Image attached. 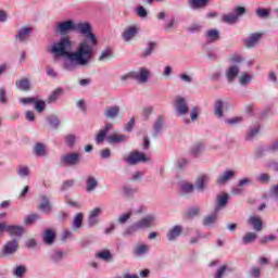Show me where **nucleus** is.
I'll use <instances>...</instances> for the list:
<instances>
[{"instance_id":"37998d69","label":"nucleus","mask_w":278,"mask_h":278,"mask_svg":"<svg viewBox=\"0 0 278 278\" xmlns=\"http://www.w3.org/2000/svg\"><path fill=\"white\" fill-rule=\"evenodd\" d=\"M252 76L243 73L240 77H239V84H241V86H247V84H249V81H251Z\"/></svg>"},{"instance_id":"2eb2a0df","label":"nucleus","mask_w":278,"mask_h":278,"mask_svg":"<svg viewBox=\"0 0 278 278\" xmlns=\"http://www.w3.org/2000/svg\"><path fill=\"white\" fill-rule=\"evenodd\" d=\"M232 177H236V172L228 169L224 174H220L217 178L218 186H223V184H227L229 179H232Z\"/></svg>"},{"instance_id":"39448f33","label":"nucleus","mask_w":278,"mask_h":278,"mask_svg":"<svg viewBox=\"0 0 278 278\" xmlns=\"http://www.w3.org/2000/svg\"><path fill=\"white\" fill-rule=\"evenodd\" d=\"M79 164V153L73 152L61 156V166H77Z\"/></svg>"},{"instance_id":"58836bf2","label":"nucleus","mask_w":278,"mask_h":278,"mask_svg":"<svg viewBox=\"0 0 278 278\" xmlns=\"http://www.w3.org/2000/svg\"><path fill=\"white\" fill-rule=\"evenodd\" d=\"M215 114L218 116V118L223 117V101L217 100L215 102Z\"/></svg>"},{"instance_id":"09e8293b","label":"nucleus","mask_w":278,"mask_h":278,"mask_svg":"<svg viewBox=\"0 0 278 278\" xmlns=\"http://www.w3.org/2000/svg\"><path fill=\"white\" fill-rule=\"evenodd\" d=\"M230 62L232 64H240V62H243L244 59L238 53H233L232 55L229 56Z\"/></svg>"},{"instance_id":"aec40b11","label":"nucleus","mask_w":278,"mask_h":278,"mask_svg":"<svg viewBox=\"0 0 278 278\" xmlns=\"http://www.w3.org/2000/svg\"><path fill=\"white\" fill-rule=\"evenodd\" d=\"M210 0H189V5L192 10H201L207 7Z\"/></svg>"},{"instance_id":"20e7f679","label":"nucleus","mask_w":278,"mask_h":278,"mask_svg":"<svg viewBox=\"0 0 278 278\" xmlns=\"http://www.w3.org/2000/svg\"><path fill=\"white\" fill-rule=\"evenodd\" d=\"M244 14H247V9L244 7H237L235 8L233 13L223 15V23L233 25L239 21L240 16H244Z\"/></svg>"},{"instance_id":"9d476101","label":"nucleus","mask_w":278,"mask_h":278,"mask_svg":"<svg viewBox=\"0 0 278 278\" xmlns=\"http://www.w3.org/2000/svg\"><path fill=\"white\" fill-rule=\"evenodd\" d=\"M132 79H136L139 84H147L149 79V71L142 67L140 72H132Z\"/></svg>"},{"instance_id":"603ef678","label":"nucleus","mask_w":278,"mask_h":278,"mask_svg":"<svg viewBox=\"0 0 278 278\" xmlns=\"http://www.w3.org/2000/svg\"><path fill=\"white\" fill-rule=\"evenodd\" d=\"M17 173H18L20 177H27V175H29V167L20 166Z\"/></svg>"},{"instance_id":"b1692460","label":"nucleus","mask_w":278,"mask_h":278,"mask_svg":"<svg viewBox=\"0 0 278 278\" xmlns=\"http://www.w3.org/2000/svg\"><path fill=\"white\" fill-rule=\"evenodd\" d=\"M34 153L39 157H45V155H47V147L43 143L38 142L34 147Z\"/></svg>"},{"instance_id":"2f4dec72","label":"nucleus","mask_w":278,"mask_h":278,"mask_svg":"<svg viewBox=\"0 0 278 278\" xmlns=\"http://www.w3.org/2000/svg\"><path fill=\"white\" fill-rule=\"evenodd\" d=\"M15 86H16V88H18V90L27 92V90H29V88H30L29 79L23 78L21 80H17L15 83Z\"/></svg>"},{"instance_id":"6ab92c4d","label":"nucleus","mask_w":278,"mask_h":278,"mask_svg":"<svg viewBox=\"0 0 278 278\" xmlns=\"http://www.w3.org/2000/svg\"><path fill=\"white\" fill-rule=\"evenodd\" d=\"M113 125L112 124H106L103 129L99 131V134L96 137V142L97 144H101L103 140H105V136H108V131L112 129Z\"/></svg>"},{"instance_id":"8fccbe9b","label":"nucleus","mask_w":278,"mask_h":278,"mask_svg":"<svg viewBox=\"0 0 278 278\" xmlns=\"http://www.w3.org/2000/svg\"><path fill=\"white\" fill-rule=\"evenodd\" d=\"M137 14H138V16H140V18H147V16H149L147 9H144V7H142V5L137 8Z\"/></svg>"},{"instance_id":"0e129e2a","label":"nucleus","mask_w":278,"mask_h":278,"mask_svg":"<svg viewBox=\"0 0 278 278\" xmlns=\"http://www.w3.org/2000/svg\"><path fill=\"white\" fill-rule=\"evenodd\" d=\"M191 121H197L199 118V108L194 106L191 109Z\"/></svg>"},{"instance_id":"69168bd1","label":"nucleus","mask_w":278,"mask_h":278,"mask_svg":"<svg viewBox=\"0 0 278 278\" xmlns=\"http://www.w3.org/2000/svg\"><path fill=\"white\" fill-rule=\"evenodd\" d=\"M242 192H244V189L242 187H240V185H238L237 187H233L231 189V194H235V195H239Z\"/></svg>"},{"instance_id":"338daca9","label":"nucleus","mask_w":278,"mask_h":278,"mask_svg":"<svg viewBox=\"0 0 278 278\" xmlns=\"http://www.w3.org/2000/svg\"><path fill=\"white\" fill-rule=\"evenodd\" d=\"M188 31H191L194 34L195 31H201V25L200 24H192L188 27Z\"/></svg>"},{"instance_id":"6e6d98bb","label":"nucleus","mask_w":278,"mask_h":278,"mask_svg":"<svg viewBox=\"0 0 278 278\" xmlns=\"http://www.w3.org/2000/svg\"><path fill=\"white\" fill-rule=\"evenodd\" d=\"M73 186H75V181L73 179L72 180H65V181H63L61 190H68L70 188H73Z\"/></svg>"},{"instance_id":"c03bdc74","label":"nucleus","mask_w":278,"mask_h":278,"mask_svg":"<svg viewBox=\"0 0 278 278\" xmlns=\"http://www.w3.org/2000/svg\"><path fill=\"white\" fill-rule=\"evenodd\" d=\"M60 94H62V89H56L54 90L50 96H49V102L53 103L54 101H58L60 99Z\"/></svg>"},{"instance_id":"680f3d73","label":"nucleus","mask_w":278,"mask_h":278,"mask_svg":"<svg viewBox=\"0 0 278 278\" xmlns=\"http://www.w3.org/2000/svg\"><path fill=\"white\" fill-rule=\"evenodd\" d=\"M258 181H261V184H268L270 181V175H268V174H261L258 176Z\"/></svg>"},{"instance_id":"a211bd4d","label":"nucleus","mask_w":278,"mask_h":278,"mask_svg":"<svg viewBox=\"0 0 278 278\" xmlns=\"http://www.w3.org/2000/svg\"><path fill=\"white\" fill-rule=\"evenodd\" d=\"M260 38H262L261 33H254L252 34L247 40H245V47L248 49H252V47L256 46L257 42H260Z\"/></svg>"},{"instance_id":"a878e982","label":"nucleus","mask_w":278,"mask_h":278,"mask_svg":"<svg viewBox=\"0 0 278 278\" xmlns=\"http://www.w3.org/2000/svg\"><path fill=\"white\" fill-rule=\"evenodd\" d=\"M43 242L47 244H53V242H55V231L47 229L43 233Z\"/></svg>"},{"instance_id":"0eeeda50","label":"nucleus","mask_w":278,"mask_h":278,"mask_svg":"<svg viewBox=\"0 0 278 278\" xmlns=\"http://www.w3.org/2000/svg\"><path fill=\"white\" fill-rule=\"evenodd\" d=\"M138 26L132 25V26H128L124 29L122 37L125 40V42H129V40H134V38H136V36H138Z\"/></svg>"},{"instance_id":"6e6552de","label":"nucleus","mask_w":278,"mask_h":278,"mask_svg":"<svg viewBox=\"0 0 278 278\" xmlns=\"http://www.w3.org/2000/svg\"><path fill=\"white\" fill-rule=\"evenodd\" d=\"M176 111L178 112L179 116H184L190 112L188 109V104L186 103V99L179 97L176 100Z\"/></svg>"},{"instance_id":"4be33fe9","label":"nucleus","mask_w":278,"mask_h":278,"mask_svg":"<svg viewBox=\"0 0 278 278\" xmlns=\"http://www.w3.org/2000/svg\"><path fill=\"white\" fill-rule=\"evenodd\" d=\"M207 181H210V177L207 175L198 176L195 180V186L198 190H201V191L205 190V184H207Z\"/></svg>"},{"instance_id":"774afa93","label":"nucleus","mask_w":278,"mask_h":278,"mask_svg":"<svg viewBox=\"0 0 278 278\" xmlns=\"http://www.w3.org/2000/svg\"><path fill=\"white\" fill-rule=\"evenodd\" d=\"M251 277L258 278L261 275V270L257 267H254L250 270Z\"/></svg>"},{"instance_id":"e433bc0d","label":"nucleus","mask_w":278,"mask_h":278,"mask_svg":"<svg viewBox=\"0 0 278 278\" xmlns=\"http://www.w3.org/2000/svg\"><path fill=\"white\" fill-rule=\"evenodd\" d=\"M34 104H35L36 112H39V114L45 112V109L47 108V104L42 100L36 99Z\"/></svg>"},{"instance_id":"423d86ee","label":"nucleus","mask_w":278,"mask_h":278,"mask_svg":"<svg viewBox=\"0 0 278 278\" xmlns=\"http://www.w3.org/2000/svg\"><path fill=\"white\" fill-rule=\"evenodd\" d=\"M127 164H130V166H134L136 164H139V162H147V155L142 152L134 151L130 152L129 155L124 159Z\"/></svg>"},{"instance_id":"3c124183","label":"nucleus","mask_w":278,"mask_h":278,"mask_svg":"<svg viewBox=\"0 0 278 278\" xmlns=\"http://www.w3.org/2000/svg\"><path fill=\"white\" fill-rule=\"evenodd\" d=\"M226 271H227V265H222V266L217 269V271H216L214 278H223V275H225Z\"/></svg>"},{"instance_id":"9b49d317","label":"nucleus","mask_w":278,"mask_h":278,"mask_svg":"<svg viewBox=\"0 0 278 278\" xmlns=\"http://www.w3.org/2000/svg\"><path fill=\"white\" fill-rule=\"evenodd\" d=\"M16 251H18V241L16 239L8 241L3 248L4 255H12Z\"/></svg>"},{"instance_id":"13d9d810","label":"nucleus","mask_w":278,"mask_h":278,"mask_svg":"<svg viewBox=\"0 0 278 278\" xmlns=\"http://www.w3.org/2000/svg\"><path fill=\"white\" fill-rule=\"evenodd\" d=\"M257 134H260V127H256V128L250 130V132L247 136V140H253V138H255V136H257Z\"/></svg>"},{"instance_id":"79ce46f5","label":"nucleus","mask_w":278,"mask_h":278,"mask_svg":"<svg viewBox=\"0 0 278 278\" xmlns=\"http://www.w3.org/2000/svg\"><path fill=\"white\" fill-rule=\"evenodd\" d=\"M181 190L186 194H189L190 192H194V186L192 184H190V182H184L181 185Z\"/></svg>"},{"instance_id":"052dcab7","label":"nucleus","mask_w":278,"mask_h":278,"mask_svg":"<svg viewBox=\"0 0 278 278\" xmlns=\"http://www.w3.org/2000/svg\"><path fill=\"white\" fill-rule=\"evenodd\" d=\"M148 249H149V248H148L147 245L141 244V245H138V247L136 248L135 253H136L137 255H142V253H147Z\"/></svg>"},{"instance_id":"5701e85b","label":"nucleus","mask_w":278,"mask_h":278,"mask_svg":"<svg viewBox=\"0 0 278 278\" xmlns=\"http://www.w3.org/2000/svg\"><path fill=\"white\" fill-rule=\"evenodd\" d=\"M127 138L125 135L113 134L108 137L109 144H118V142H125Z\"/></svg>"},{"instance_id":"7c9ffc66","label":"nucleus","mask_w":278,"mask_h":278,"mask_svg":"<svg viewBox=\"0 0 278 278\" xmlns=\"http://www.w3.org/2000/svg\"><path fill=\"white\" fill-rule=\"evenodd\" d=\"M255 240H257V233L247 232L241 240V244H251V242H255Z\"/></svg>"},{"instance_id":"cd10ccee","label":"nucleus","mask_w":278,"mask_h":278,"mask_svg":"<svg viewBox=\"0 0 278 278\" xmlns=\"http://www.w3.org/2000/svg\"><path fill=\"white\" fill-rule=\"evenodd\" d=\"M238 73H240V68H238V66H231L228 68V71L226 72V77L228 79V81H233V79H236V77H238Z\"/></svg>"},{"instance_id":"e2e57ef3","label":"nucleus","mask_w":278,"mask_h":278,"mask_svg":"<svg viewBox=\"0 0 278 278\" xmlns=\"http://www.w3.org/2000/svg\"><path fill=\"white\" fill-rule=\"evenodd\" d=\"M256 14L257 16H260L261 18H266V16H268L269 12L267 9H257L256 10Z\"/></svg>"},{"instance_id":"4d7b16f0","label":"nucleus","mask_w":278,"mask_h":278,"mask_svg":"<svg viewBox=\"0 0 278 278\" xmlns=\"http://www.w3.org/2000/svg\"><path fill=\"white\" fill-rule=\"evenodd\" d=\"M48 123L52 126V127H58L60 126V119L55 116H50L48 117Z\"/></svg>"},{"instance_id":"f03ea898","label":"nucleus","mask_w":278,"mask_h":278,"mask_svg":"<svg viewBox=\"0 0 278 278\" xmlns=\"http://www.w3.org/2000/svg\"><path fill=\"white\" fill-rule=\"evenodd\" d=\"M150 227H155V216H146L141 218L139 222L135 223L126 231H124V236H131V233H136L138 229H149Z\"/></svg>"},{"instance_id":"ddd939ff","label":"nucleus","mask_w":278,"mask_h":278,"mask_svg":"<svg viewBox=\"0 0 278 278\" xmlns=\"http://www.w3.org/2000/svg\"><path fill=\"white\" fill-rule=\"evenodd\" d=\"M248 225H251L254 231H262V229H264V222L257 216H251L248 219Z\"/></svg>"},{"instance_id":"4c0bfd02","label":"nucleus","mask_w":278,"mask_h":278,"mask_svg":"<svg viewBox=\"0 0 278 278\" xmlns=\"http://www.w3.org/2000/svg\"><path fill=\"white\" fill-rule=\"evenodd\" d=\"M155 49V42L151 41L148 46V48L143 51L141 54L142 58H149L153 53V50Z\"/></svg>"},{"instance_id":"72a5a7b5","label":"nucleus","mask_w":278,"mask_h":278,"mask_svg":"<svg viewBox=\"0 0 278 278\" xmlns=\"http://www.w3.org/2000/svg\"><path fill=\"white\" fill-rule=\"evenodd\" d=\"M114 55V51H112V48H106L103 50L99 56V62H105V60H110Z\"/></svg>"},{"instance_id":"f3484780","label":"nucleus","mask_w":278,"mask_h":278,"mask_svg":"<svg viewBox=\"0 0 278 278\" xmlns=\"http://www.w3.org/2000/svg\"><path fill=\"white\" fill-rule=\"evenodd\" d=\"M40 212H43V214H49V212H51V202H49V198H47L46 195H40Z\"/></svg>"},{"instance_id":"49530a36","label":"nucleus","mask_w":278,"mask_h":278,"mask_svg":"<svg viewBox=\"0 0 278 278\" xmlns=\"http://www.w3.org/2000/svg\"><path fill=\"white\" fill-rule=\"evenodd\" d=\"M130 218H131V212H128L121 215L117 219V223H119V225H125V223H127V220H129Z\"/></svg>"},{"instance_id":"c9c22d12","label":"nucleus","mask_w":278,"mask_h":278,"mask_svg":"<svg viewBox=\"0 0 278 278\" xmlns=\"http://www.w3.org/2000/svg\"><path fill=\"white\" fill-rule=\"evenodd\" d=\"M83 223H84V214L77 213L73 222L75 229H79Z\"/></svg>"},{"instance_id":"5fc2aeb1","label":"nucleus","mask_w":278,"mask_h":278,"mask_svg":"<svg viewBox=\"0 0 278 278\" xmlns=\"http://www.w3.org/2000/svg\"><path fill=\"white\" fill-rule=\"evenodd\" d=\"M64 257V253L62 251H56L52 254L51 260L52 262H60Z\"/></svg>"},{"instance_id":"f8f14e48","label":"nucleus","mask_w":278,"mask_h":278,"mask_svg":"<svg viewBox=\"0 0 278 278\" xmlns=\"http://www.w3.org/2000/svg\"><path fill=\"white\" fill-rule=\"evenodd\" d=\"M7 232H9V236H14L15 238H21V236H23V233H25V228H23V226L9 225L7 227Z\"/></svg>"},{"instance_id":"473e14b6","label":"nucleus","mask_w":278,"mask_h":278,"mask_svg":"<svg viewBox=\"0 0 278 278\" xmlns=\"http://www.w3.org/2000/svg\"><path fill=\"white\" fill-rule=\"evenodd\" d=\"M206 38L210 42H216L220 38V33L217 29H210L206 31Z\"/></svg>"},{"instance_id":"f257e3e1","label":"nucleus","mask_w":278,"mask_h":278,"mask_svg":"<svg viewBox=\"0 0 278 278\" xmlns=\"http://www.w3.org/2000/svg\"><path fill=\"white\" fill-rule=\"evenodd\" d=\"M72 49L73 42L68 37H64L59 42L52 45L50 51L56 58H67L68 61L64 65L66 71H75L77 66H87V64L92 62L94 48L88 41H81L74 52H71Z\"/></svg>"},{"instance_id":"412c9836","label":"nucleus","mask_w":278,"mask_h":278,"mask_svg":"<svg viewBox=\"0 0 278 278\" xmlns=\"http://www.w3.org/2000/svg\"><path fill=\"white\" fill-rule=\"evenodd\" d=\"M99 186V181L93 176H88L86 179V190L87 192H92Z\"/></svg>"},{"instance_id":"f704fd0d","label":"nucleus","mask_w":278,"mask_h":278,"mask_svg":"<svg viewBox=\"0 0 278 278\" xmlns=\"http://www.w3.org/2000/svg\"><path fill=\"white\" fill-rule=\"evenodd\" d=\"M96 256L99 260H103L104 262H110V260H112V253L110 252V250L98 252L96 253Z\"/></svg>"},{"instance_id":"bb28decb","label":"nucleus","mask_w":278,"mask_h":278,"mask_svg":"<svg viewBox=\"0 0 278 278\" xmlns=\"http://www.w3.org/2000/svg\"><path fill=\"white\" fill-rule=\"evenodd\" d=\"M34 31L31 27H24L17 33V38L20 42H25V39L29 37V34Z\"/></svg>"},{"instance_id":"c85d7f7f","label":"nucleus","mask_w":278,"mask_h":278,"mask_svg":"<svg viewBox=\"0 0 278 278\" xmlns=\"http://www.w3.org/2000/svg\"><path fill=\"white\" fill-rule=\"evenodd\" d=\"M218 212L215 211L214 214L212 215H207L203 218V225L204 227H211V225H214V223H216L217 218H218Z\"/></svg>"},{"instance_id":"ea45409f","label":"nucleus","mask_w":278,"mask_h":278,"mask_svg":"<svg viewBox=\"0 0 278 278\" xmlns=\"http://www.w3.org/2000/svg\"><path fill=\"white\" fill-rule=\"evenodd\" d=\"M199 215V207H193L191 210H189L186 214H185V218L187 220H190V218H194V216Z\"/></svg>"},{"instance_id":"dca6fc26","label":"nucleus","mask_w":278,"mask_h":278,"mask_svg":"<svg viewBox=\"0 0 278 278\" xmlns=\"http://www.w3.org/2000/svg\"><path fill=\"white\" fill-rule=\"evenodd\" d=\"M118 114H121V106L118 105L109 106L104 110V116L106 118H116Z\"/></svg>"},{"instance_id":"1a4fd4ad","label":"nucleus","mask_w":278,"mask_h":278,"mask_svg":"<svg viewBox=\"0 0 278 278\" xmlns=\"http://www.w3.org/2000/svg\"><path fill=\"white\" fill-rule=\"evenodd\" d=\"M60 34H68V31H75V22L73 20L65 21L58 25Z\"/></svg>"},{"instance_id":"a19ab883","label":"nucleus","mask_w":278,"mask_h":278,"mask_svg":"<svg viewBox=\"0 0 278 278\" xmlns=\"http://www.w3.org/2000/svg\"><path fill=\"white\" fill-rule=\"evenodd\" d=\"M25 273H27V267H25L24 265L17 266L14 270L15 277L20 278H23V275H25Z\"/></svg>"},{"instance_id":"4468645a","label":"nucleus","mask_w":278,"mask_h":278,"mask_svg":"<svg viewBox=\"0 0 278 278\" xmlns=\"http://www.w3.org/2000/svg\"><path fill=\"white\" fill-rule=\"evenodd\" d=\"M182 231H184V228L180 225L174 226L167 232V240H169V242H173L174 240H177V238H179V236H181Z\"/></svg>"},{"instance_id":"a18cd8bd","label":"nucleus","mask_w":278,"mask_h":278,"mask_svg":"<svg viewBox=\"0 0 278 278\" xmlns=\"http://www.w3.org/2000/svg\"><path fill=\"white\" fill-rule=\"evenodd\" d=\"M39 218H40V216L38 214H33V215L27 216L25 218L24 223H25V225H33Z\"/></svg>"},{"instance_id":"de8ad7c7","label":"nucleus","mask_w":278,"mask_h":278,"mask_svg":"<svg viewBox=\"0 0 278 278\" xmlns=\"http://www.w3.org/2000/svg\"><path fill=\"white\" fill-rule=\"evenodd\" d=\"M201 151H203V143L202 142H199V143H197L195 146H193L191 148V153L193 155H199V153H201Z\"/></svg>"},{"instance_id":"c756f323","label":"nucleus","mask_w":278,"mask_h":278,"mask_svg":"<svg viewBox=\"0 0 278 278\" xmlns=\"http://www.w3.org/2000/svg\"><path fill=\"white\" fill-rule=\"evenodd\" d=\"M162 127H164V116L160 115L153 126L154 132L153 136H157L160 131H162Z\"/></svg>"},{"instance_id":"bf43d9fd","label":"nucleus","mask_w":278,"mask_h":278,"mask_svg":"<svg viewBox=\"0 0 278 278\" xmlns=\"http://www.w3.org/2000/svg\"><path fill=\"white\" fill-rule=\"evenodd\" d=\"M75 140H76V137L75 135H67L65 137V142L68 147H73V144H75Z\"/></svg>"},{"instance_id":"864d4df0","label":"nucleus","mask_w":278,"mask_h":278,"mask_svg":"<svg viewBox=\"0 0 278 278\" xmlns=\"http://www.w3.org/2000/svg\"><path fill=\"white\" fill-rule=\"evenodd\" d=\"M153 114V106L144 108L142 111V116L146 118V121H149V116Z\"/></svg>"},{"instance_id":"393cba45","label":"nucleus","mask_w":278,"mask_h":278,"mask_svg":"<svg viewBox=\"0 0 278 278\" xmlns=\"http://www.w3.org/2000/svg\"><path fill=\"white\" fill-rule=\"evenodd\" d=\"M228 201H229V194L225 193L223 195H218L215 212H219L220 207H225V205H227Z\"/></svg>"},{"instance_id":"7ed1b4c3","label":"nucleus","mask_w":278,"mask_h":278,"mask_svg":"<svg viewBox=\"0 0 278 278\" xmlns=\"http://www.w3.org/2000/svg\"><path fill=\"white\" fill-rule=\"evenodd\" d=\"M74 31H77V34H81L85 36V38H88L91 42V45H97V36L92 34V25L88 22H78L74 24Z\"/></svg>"}]
</instances>
